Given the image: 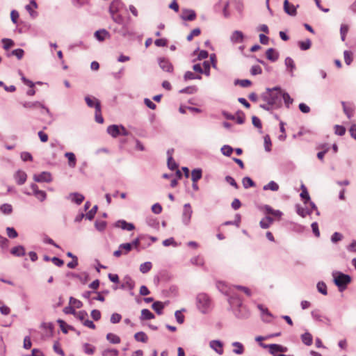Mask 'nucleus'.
Instances as JSON below:
<instances>
[{
  "label": "nucleus",
  "instance_id": "nucleus-49",
  "mask_svg": "<svg viewBox=\"0 0 356 356\" xmlns=\"http://www.w3.org/2000/svg\"><path fill=\"white\" fill-rule=\"evenodd\" d=\"M334 133L339 136H343L346 133V128L341 125H335Z\"/></svg>",
  "mask_w": 356,
  "mask_h": 356
},
{
  "label": "nucleus",
  "instance_id": "nucleus-57",
  "mask_svg": "<svg viewBox=\"0 0 356 356\" xmlns=\"http://www.w3.org/2000/svg\"><path fill=\"white\" fill-rule=\"evenodd\" d=\"M283 99L284 101V103L287 107L289 106L290 104L293 103V99L291 98L289 95L288 93H283L282 95Z\"/></svg>",
  "mask_w": 356,
  "mask_h": 356
},
{
  "label": "nucleus",
  "instance_id": "nucleus-5",
  "mask_svg": "<svg viewBox=\"0 0 356 356\" xmlns=\"http://www.w3.org/2000/svg\"><path fill=\"white\" fill-rule=\"evenodd\" d=\"M33 179L37 182H50L51 176L49 172H42L39 175H35Z\"/></svg>",
  "mask_w": 356,
  "mask_h": 356
},
{
  "label": "nucleus",
  "instance_id": "nucleus-17",
  "mask_svg": "<svg viewBox=\"0 0 356 356\" xmlns=\"http://www.w3.org/2000/svg\"><path fill=\"white\" fill-rule=\"evenodd\" d=\"M95 120L98 123H103L104 118L101 114V104L99 101L96 102L95 104Z\"/></svg>",
  "mask_w": 356,
  "mask_h": 356
},
{
  "label": "nucleus",
  "instance_id": "nucleus-11",
  "mask_svg": "<svg viewBox=\"0 0 356 356\" xmlns=\"http://www.w3.org/2000/svg\"><path fill=\"white\" fill-rule=\"evenodd\" d=\"M257 307L262 314L263 321L265 322H270L273 318V315L268 309L262 305H258Z\"/></svg>",
  "mask_w": 356,
  "mask_h": 356
},
{
  "label": "nucleus",
  "instance_id": "nucleus-62",
  "mask_svg": "<svg viewBox=\"0 0 356 356\" xmlns=\"http://www.w3.org/2000/svg\"><path fill=\"white\" fill-rule=\"evenodd\" d=\"M236 289H238V290H241L242 291L243 293H245L248 296H252V292L250 291V289H248V287H245V286H234Z\"/></svg>",
  "mask_w": 356,
  "mask_h": 356
},
{
  "label": "nucleus",
  "instance_id": "nucleus-35",
  "mask_svg": "<svg viewBox=\"0 0 356 356\" xmlns=\"http://www.w3.org/2000/svg\"><path fill=\"white\" fill-rule=\"evenodd\" d=\"M24 107L28 108H42L43 105L39 102H25L23 104Z\"/></svg>",
  "mask_w": 356,
  "mask_h": 356
},
{
  "label": "nucleus",
  "instance_id": "nucleus-56",
  "mask_svg": "<svg viewBox=\"0 0 356 356\" xmlns=\"http://www.w3.org/2000/svg\"><path fill=\"white\" fill-rule=\"evenodd\" d=\"M250 73L253 76L261 74L262 73V69L259 65H254L250 70Z\"/></svg>",
  "mask_w": 356,
  "mask_h": 356
},
{
  "label": "nucleus",
  "instance_id": "nucleus-24",
  "mask_svg": "<svg viewBox=\"0 0 356 356\" xmlns=\"http://www.w3.org/2000/svg\"><path fill=\"white\" fill-rule=\"evenodd\" d=\"M11 254L15 256L20 257L23 256L25 254V250L23 246L19 245L16 246L11 250Z\"/></svg>",
  "mask_w": 356,
  "mask_h": 356
},
{
  "label": "nucleus",
  "instance_id": "nucleus-36",
  "mask_svg": "<svg viewBox=\"0 0 356 356\" xmlns=\"http://www.w3.org/2000/svg\"><path fill=\"white\" fill-rule=\"evenodd\" d=\"M312 336L309 333L306 332L302 335V341L305 345H311L312 343Z\"/></svg>",
  "mask_w": 356,
  "mask_h": 356
},
{
  "label": "nucleus",
  "instance_id": "nucleus-12",
  "mask_svg": "<svg viewBox=\"0 0 356 356\" xmlns=\"http://www.w3.org/2000/svg\"><path fill=\"white\" fill-rule=\"evenodd\" d=\"M15 181L19 185H22L26 181L27 175L25 172L22 170H18L14 175Z\"/></svg>",
  "mask_w": 356,
  "mask_h": 356
},
{
  "label": "nucleus",
  "instance_id": "nucleus-3",
  "mask_svg": "<svg viewBox=\"0 0 356 356\" xmlns=\"http://www.w3.org/2000/svg\"><path fill=\"white\" fill-rule=\"evenodd\" d=\"M351 282V277L343 273H339L334 277V283L340 289L343 290L346 288V286Z\"/></svg>",
  "mask_w": 356,
  "mask_h": 356
},
{
  "label": "nucleus",
  "instance_id": "nucleus-29",
  "mask_svg": "<svg viewBox=\"0 0 356 356\" xmlns=\"http://www.w3.org/2000/svg\"><path fill=\"white\" fill-rule=\"evenodd\" d=\"M106 339L111 343L118 344L120 343V338L118 335L113 333L107 334Z\"/></svg>",
  "mask_w": 356,
  "mask_h": 356
},
{
  "label": "nucleus",
  "instance_id": "nucleus-40",
  "mask_svg": "<svg viewBox=\"0 0 356 356\" xmlns=\"http://www.w3.org/2000/svg\"><path fill=\"white\" fill-rule=\"evenodd\" d=\"M299 47L302 50H307L311 47V40H307L305 41H300L298 42Z\"/></svg>",
  "mask_w": 356,
  "mask_h": 356
},
{
  "label": "nucleus",
  "instance_id": "nucleus-63",
  "mask_svg": "<svg viewBox=\"0 0 356 356\" xmlns=\"http://www.w3.org/2000/svg\"><path fill=\"white\" fill-rule=\"evenodd\" d=\"M91 316L95 321H98L101 318V312L99 310L94 309L91 312Z\"/></svg>",
  "mask_w": 356,
  "mask_h": 356
},
{
  "label": "nucleus",
  "instance_id": "nucleus-46",
  "mask_svg": "<svg viewBox=\"0 0 356 356\" xmlns=\"http://www.w3.org/2000/svg\"><path fill=\"white\" fill-rule=\"evenodd\" d=\"M118 351L115 349H106L102 352V356H118Z\"/></svg>",
  "mask_w": 356,
  "mask_h": 356
},
{
  "label": "nucleus",
  "instance_id": "nucleus-34",
  "mask_svg": "<svg viewBox=\"0 0 356 356\" xmlns=\"http://www.w3.org/2000/svg\"><path fill=\"white\" fill-rule=\"evenodd\" d=\"M65 156L68 159L69 165L71 167H74L76 165L75 155L72 152H67V153H65Z\"/></svg>",
  "mask_w": 356,
  "mask_h": 356
},
{
  "label": "nucleus",
  "instance_id": "nucleus-19",
  "mask_svg": "<svg viewBox=\"0 0 356 356\" xmlns=\"http://www.w3.org/2000/svg\"><path fill=\"white\" fill-rule=\"evenodd\" d=\"M266 58L273 62L276 61L278 59V53L273 48L268 49L266 52Z\"/></svg>",
  "mask_w": 356,
  "mask_h": 356
},
{
  "label": "nucleus",
  "instance_id": "nucleus-16",
  "mask_svg": "<svg viewBox=\"0 0 356 356\" xmlns=\"http://www.w3.org/2000/svg\"><path fill=\"white\" fill-rule=\"evenodd\" d=\"M269 352L271 354H275L276 353L280 352V353H284L286 351V348L283 347L278 344H270L268 346Z\"/></svg>",
  "mask_w": 356,
  "mask_h": 356
},
{
  "label": "nucleus",
  "instance_id": "nucleus-9",
  "mask_svg": "<svg viewBox=\"0 0 356 356\" xmlns=\"http://www.w3.org/2000/svg\"><path fill=\"white\" fill-rule=\"evenodd\" d=\"M159 66L160 67L165 71V72H172V70H173V66L172 65V64L169 62L168 60L164 58H159Z\"/></svg>",
  "mask_w": 356,
  "mask_h": 356
},
{
  "label": "nucleus",
  "instance_id": "nucleus-55",
  "mask_svg": "<svg viewBox=\"0 0 356 356\" xmlns=\"http://www.w3.org/2000/svg\"><path fill=\"white\" fill-rule=\"evenodd\" d=\"M222 153L225 156H230L232 153L233 152V149L232 147L229 145H224L221 148Z\"/></svg>",
  "mask_w": 356,
  "mask_h": 356
},
{
  "label": "nucleus",
  "instance_id": "nucleus-13",
  "mask_svg": "<svg viewBox=\"0 0 356 356\" xmlns=\"http://www.w3.org/2000/svg\"><path fill=\"white\" fill-rule=\"evenodd\" d=\"M196 18V13L193 10H184L181 19L185 21H193Z\"/></svg>",
  "mask_w": 356,
  "mask_h": 356
},
{
  "label": "nucleus",
  "instance_id": "nucleus-64",
  "mask_svg": "<svg viewBox=\"0 0 356 356\" xmlns=\"http://www.w3.org/2000/svg\"><path fill=\"white\" fill-rule=\"evenodd\" d=\"M349 132L350 134V136L356 140V124H352Z\"/></svg>",
  "mask_w": 356,
  "mask_h": 356
},
{
  "label": "nucleus",
  "instance_id": "nucleus-18",
  "mask_svg": "<svg viewBox=\"0 0 356 356\" xmlns=\"http://www.w3.org/2000/svg\"><path fill=\"white\" fill-rule=\"evenodd\" d=\"M95 36L99 41H104L105 39L110 37V34L106 30L102 29L97 31L95 33Z\"/></svg>",
  "mask_w": 356,
  "mask_h": 356
},
{
  "label": "nucleus",
  "instance_id": "nucleus-6",
  "mask_svg": "<svg viewBox=\"0 0 356 356\" xmlns=\"http://www.w3.org/2000/svg\"><path fill=\"white\" fill-rule=\"evenodd\" d=\"M265 212L267 216H271L275 220H280L282 217V212L279 210H274L270 206H265Z\"/></svg>",
  "mask_w": 356,
  "mask_h": 356
},
{
  "label": "nucleus",
  "instance_id": "nucleus-43",
  "mask_svg": "<svg viewBox=\"0 0 356 356\" xmlns=\"http://www.w3.org/2000/svg\"><path fill=\"white\" fill-rule=\"evenodd\" d=\"M120 249H122L124 254H127L132 249V244L131 243H122L120 245Z\"/></svg>",
  "mask_w": 356,
  "mask_h": 356
},
{
  "label": "nucleus",
  "instance_id": "nucleus-10",
  "mask_svg": "<svg viewBox=\"0 0 356 356\" xmlns=\"http://www.w3.org/2000/svg\"><path fill=\"white\" fill-rule=\"evenodd\" d=\"M210 347L214 350L218 354L222 355L223 354V344L221 341L218 340H213L210 341L209 343Z\"/></svg>",
  "mask_w": 356,
  "mask_h": 356
},
{
  "label": "nucleus",
  "instance_id": "nucleus-42",
  "mask_svg": "<svg viewBox=\"0 0 356 356\" xmlns=\"http://www.w3.org/2000/svg\"><path fill=\"white\" fill-rule=\"evenodd\" d=\"M0 211L4 214H10L13 211V208L10 204H4L0 207Z\"/></svg>",
  "mask_w": 356,
  "mask_h": 356
},
{
  "label": "nucleus",
  "instance_id": "nucleus-32",
  "mask_svg": "<svg viewBox=\"0 0 356 356\" xmlns=\"http://www.w3.org/2000/svg\"><path fill=\"white\" fill-rule=\"evenodd\" d=\"M73 202L77 204H81L84 200V196L80 193H74L70 195Z\"/></svg>",
  "mask_w": 356,
  "mask_h": 356
},
{
  "label": "nucleus",
  "instance_id": "nucleus-52",
  "mask_svg": "<svg viewBox=\"0 0 356 356\" xmlns=\"http://www.w3.org/2000/svg\"><path fill=\"white\" fill-rule=\"evenodd\" d=\"M348 26L346 25V24H342L341 26V29H340V33H341V40L343 41L345 40V38H346V35L348 31Z\"/></svg>",
  "mask_w": 356,
  "mask_h": 356
},
{
  "label": "nucleus",
  "instance_id": "nucleus-7",
  "mask_svg": "<svg viewBox=\"0 0 356 356\" xmlns=\"http://www.w3.org/2000/svg\"><path fill=\"white\" fill-rule=\"evenodd\" d=\"M31 189L33 195L40 201H44L47 197V194L44 191L39 190L38 186L33 184L31 185Z\"/></svg>",
  "mask_w": 356,
  "mask_h": 356
},
{
  "label": "nucleus",
  "instance_id": "nucleus-38",
  "mask_svg": "<svg viewBox=\"0 0 356 356\" xmlns=\"http://www.w3.org/2000/svg\"><path fill=\"white\" fill-rule=\"evenodd\" d=\"M343 109L345 114L350 119L353 115V109L351 106H347L345 102H342Z\"/></svg>",
  "mask_w": 356,
  "mask_h": 356
},
{
  "label": "nucleus",
  "instance_id": "nucleus-25",
  "mask_svg": "<svg viewBox=\"0 0 356 356\" xmlns=\"http://www.w3.org/2000/svg\"><path fill=\"white\" fill-rule=\"evenodd\" d=\"M152 309L159 314L161 315L163 313L164 305L160 301L154 302L152 305Z\"/></svg>",
  "mask_w": 356,
  "mask_h": 356
},
{
  "label": "nucleus",
  "instance_id": "nucleus-2",
  "mask_svg": "<svg viewBox=\"0 0 356 356\" xmlns=\"http://www.w3.org/2000/svg\"><path fill=\"white\" fill-rule=\"evenodd\" d=\"M281 97V92L277 88L268 90L266 93L263 94L262 98L267 102L269 105L273 106L277 104V100Z\"/></svg>",
  "mask_w": 356,
  "mask_h": 356
},
{
  "label": "nucleus",
  "instance_id": "nucleus-59",
  "mask_svg": "<svg viewBox=\"0 0 356 356\" xmlns=\"http://www.w3.org/2000/svg\"><path fill=\"white\" fill-rule=\"evenodd\" d=\"M70 303L76 308H80L82 307V302L72 297H71L70 299Z\"/></svg>",
  "mask_w": 356,
  "mask_h": 356
},
{
  "label": "nucleus",
  "instance_id": "nucleus-30",
  "mask_svg": "<svg viewBox=\"0 0 356 356\" xmlns=\"http://www.w3.org/2000/svg\"><path fill=\"white\" fill-rule=\"evenodd\" d=\"M264 191L270 190L277 191L279 190V185L274 181H270L268 184L265 185L263 188Z\"/></svg>",
  "mask_w": 356,
  "mask_h": 356
},
{
  "label": "nucleus",
  "instance_id": "nucleus-50",
  "mask_svg": "<svg viewBox=\"0 0 356 356\" xmlns=\"http://www.w3.org/2000/svg\"><path fill=\"white\" fill-rule=\"evenodd\" d=\"M10 54L12 56H16L18 59H22L24 56V51L22 49H17L12 51Z\"/></svg>",
  "mask_w": 356,
  "mask_h": 356
},
{
  "label": "nucleus",
  "instance_id": "nucleus-31",
  "mask_svg": "<svg viewBox=\"0 0 356 356\" xmlns=\"http://www.w3.org/2000/svg\"><path fill=\"white\" fill-rule=\"evenodd\" d=\"M134 338L138 341H141L143 343H146L147 341L148 337L147 334L143 332H139L135 334Z\"/></svg>",
  "mask_w": 356,
  "mask_h": 356
},
{
  "label": "nucleus",
  "instance_id": "nucleus-48",
  "mask_svg": "<svg viewBox=\"0 0 356 356\" xmlns=\"http://www.w3.org/2000/svg\"><path fill=\"white\" fill-rule=\"evenodd\" d=\"M112 19L118 24H123L124 18L121 15L118 13L111 15Z\"/></svg>",
  "mask_w": 356,
  "mask_h": 356
},
{
  "label": "nucleus",
  "instance_id": "nucleus-14",
  "mask_svg": "<svg viewBox=\"0 0 356 356\" xmlns=\"http://www.w3.org/2000/svg\"><path fill=\"white\" fill-rule=\"evenodd\" d=\"M284 11L290 15L294 16L296 15V8L293 4H291L288 0H284Z\"/></svg>",
  "mask_w": 356,
  "mask_h": 356
},
{
  "label": "nucleus",
  "instance_id": "nucleus-8",
  "mask_svg": "<svg viewBox=\"0 0 356 356\" xmlns=\"http://www.w3.org/2000/svg\"><path fill=\"white\" fill-rule=\"evenodd\" d=\"M115 226L118 228H121L122 229L128 230V231H131V230L134 229V228H135V226L134 224L127 222V221H125L124 220H118L115 222Z\"/></svg>",
  "mask_w": 356,
  "mask_h": 356
},
{
  "label": "nucleus",
  "instance_id": "nucleus-39",
  "mask_svg": "<svg viewBox=\"0 0 356 356\" xmlns=\"http://www.w3.org/2000/svg\"><path fill=\"white\" fill-rule=\"evenodd\" d=\"M1 42L3 44L4 49L6 50L9 49L15 45L14 41L11 39L3 38L2 39Z\"/></svg>",
  "mask_w": 356,
  "mask_h": 356
},
{
  "label": "nucleus",
  "instance_id": "nucleus-33",
  "mask_svg": "<svg viewBox=\"0 0 356 356\" xmlns=\"http://www.w3.org/2000/svg\"><path fill=\"white\" fill-rule=\"evenodd\" d=\"M83 348L85 353L87 355H93L95 351V347L88 343H84Z\"/></svg>",
  "mask_w": 356,
  "mask_h": 356
},
{
  "label": "nucleus",
  "instance_id": "nucleus-60",
  "mask_svg": "<svg viewBox=\"0 0 356 356\" xmlns=\"http://www.w3.org/2000/svg\"><path fill=\"white\" fill-rule=\"evenodd\" d=\"M21 159L24 161H31L33 160V157H32L31 154L27 152H23L21 153Z\"/></svg>",
  "mask_w": 356,
  "mask_h": 356
},
{
  "label": "nucleus",
  "instance_id": "nucleus-58",
  "mask_svg": "<svg viewBox=\"0 0 356 356\" xmlns=\"http://www.w3.org/2000/svg\"><path fill=\"white\" fill-rule=\"evenodd\" d=\"M122 316L118 313H114L111 316V322L112 323H117L121 321Z\"/></svg>",
  "mask_w": 356,
  "mask_h": 356
},
{
  "label": "nucleus",
  "instance_id": "nucleus-22",
  "mask_svg": "<svg viewBox=\"0 0 356 356\" xmlns=\"http://www.w3.org/2000/svg\"><path fill=\"white\" fill-rule=\"evenodd\" d=\"M121 2L118 0H114L109 6V13L111 15L118 13Z\"/></svg>",
  "mask_w": 356,
  "mask_h": 356
},
{
  "label": "nucleus",
  "instance_id": "nucleus-15",
  "mask_svg": "<svg viewBox=\"0 0 356 356\" xmlns=\"http://www.w3.org/2000/svg\"><path fill=\"white\" fill-rule=\"evenodd\" d=\"M107 132L108 134H110L112 137L116 138L118 136L120 135V126L113 124L110 125L107 128Z\"/></svg>",
  "mask_w": 356,
  "mask_h": 356
},
{
  "label": "nucleus",
  "instance_id": "nucleus-44",
  "mask_svg": "<svg viewBox=\"0 0 356 356\" xmlns=\"http://www.w3.org/2000/svg\"><path fill=\"white\" fill-rule=\"evenodd\" d=\"M301 189H302V192L300 193V197L303 200H305V203H306L310 198L308 191H307V189L304 185H302Z\"/></svg>",
  "mask_w": 356,
  "mask_h": 356
},
{
  "label": "nucleus",
  "instance_id": "nucleus-27",
  "mask_svg": "<svg viewBox=\"0 0 356 356\" xmlns=\"http://www.w3.org/2000/svg\"><path fill=\"white\" fill-rule=\"evenodd\" d=\"M154 318V315L147 309H143L141 311V316L140 318L142 320H149L153 319Z\"/></svg>",
  "mask_w": 356,
  "mask_h": 356
},
{
  "label": "nucleus",
  "instance_id": "nucleus-45",
  "mask_svg": "<svg viewBox=\"0 0 356 356\" xmlns=\"http://www.w3.org/2000/svg\"><path fill=\"white\" fill-rule=\"evenodd\" d=\"M85 101L89 107L94 106L95 108L96 102L99 100L95 97H90L89 96H87L85 97Z\"/></svg>",
  "mask_w": 356,
  "mask_h": 356
},
{
  "label": "nucleus",
  "instance_id": "nucleus-61",
  "mask_svg": "<svg viewBox=\"0 0 356 356\" xmlns=\"http://www.w3.org/2000/svg\"><path fill=\"white\" fill-rule=\"evenodd\" d=\"M97 210V206H94L93 208L86 213V218L89 220H92Z\"/></svg>",
  "mask_w": 356,
  "mask_h": 356
},
{
  "label": "nucleus",
  "instance_id": "nucleus-23",
  "mask_svg": "<svg viewBox=\"0 0 356 356\" xmlns=\"http://www.w3.org/2000/svg\"><path fill=\"white\" fill-rule=\"evenodd\" d=\"M71 313L74 314L82 323L86 319L88 316V314L85 311H80L79 312H75L74 309L70 307Z\"/></svg>",
  "mask_w": 356,
  "mask_h": 356
},
{
  "label": "nucleus",
  "instance_id": "nucleus-21",
  "mask_svg": "<svg viewBox=\"0 0 356 356\" xmlns=\"http://www.w3.org/2000/svg\"><path fill=\"white\" fill-rule=\"evenodd\" d=\"M273 221L274 219L271 216H267L261 220L259 225L261 228L267 229L270 226Z\"/></svg>",
  "mask_w": 356,
  "mask_h": 356
},
{
  "label": "nucleus",
  "instance_id": "nucleus-41",
  "mask_svg": "<svg viewBox=\"0 0 356 356\" xmlns=\"http://www.w3.org/2000/svg\"><path fill=\"white\" fill-rule=\"evenodd\" d=\"M244 188H248L254 186V181L248 177H245L242 180Z\"/></svg>",
  "mask_w": 356,
  "mask_h": 356
},
{
  "label": "nucleus",
  "instance_id": "nucleus-4",
  "mask_svg": "<svg viewBox=\"0 0 356 356\" xmlns=\"http://www.w3.org/2000/svg\"><path fill=\"white\" fill-rule=\"evenodd\" d=\"M192 213L193 211L191 205L189 204H186L184 207V211L182 214V220L186 225H188L189 224L192 216Z\"/></svg>",
  "mask_w": 356,
  "mask_h": 356
},
{
  "label": "nucleus",
  "instance_id": "nucleus-51",
  "mask_svg": "<svg viewBox=\"0 0 356 356\" xmlns=\"http://www.w3.org/2000/svg\"><path fill=\"white\" fill-rule=\"evenodd\" d=\"M6 233H7V235L8 236V237H10L11 238H17L18 236L17 232L13 227H7Z\"/></svg>",
  "mask_w": 356,
  "mask_h": 356
},
{
  "label": "nucleus",
  "instance_id": "nucleus-37",
  "mask_svg": "<svg viewBox=\"0 0 356 356\" xmlns=\"http://www.w3.org/2000/svg\"><path fill=\"white\" fill-rule=\"evenodd\" d=\"M152 267V263L149 261L145 262L140 266V270L142 273H146L149 272Z\"/></svg>",
  "mask_w": 356,
  "mask_h": 356
},
{
  "label": "nucleus",
  "instance_id": "nucleus-47",
  "mask_svg": "<svg viewBox=\"0 0 356 356\" xmlns=\"http://www.w3.org/2000/svg\"><path fill=\"white\" fill-rule=\"evenodd\" d=\"M344 60L347 65H350L353 61V54L351 51H345L343 53Z\"/></svg>",
  "mask_w": 356,
  "mask_h": 356
},
{
  "label": "nucleus",
  "instance_id": "nucleus-26",
  "mask_svg": "<svg viewBox=\"0 0 356 356\" xmlns=\"http://www.w3.org/2000/svg\"><path fill=\"white\" fill-rule=\"evenodd\" d=\"M232 346L234 348L233 352L238 355H241L244 352V346L240 342L232 343Z\"/></svg>",
  "mask_w": 356,
  "mask_h": 356
},
{
  "label": "nucleus",
  "instance_id": "nucleus-1",
  "mask_svg": "<svg viewBox=\"0 0 356 356\" xmlns=\"http://www.w3.org/2000/svg\"><path fill=\"white\" fill-rule=\"evenodd\" d=\"M197 307L202 313H207L209 311L211 305V300L206 293H200L197 296Z\"/></svg>",
  "mask_w": 356,
  "mask_h": 356
},
{
  "label": "nucleus",
  "instance_id": "nucleus-20",
  "mask_svg": "<svg viewBox=\"0 0 356 356\" xmlns=\"http://www.w3.org/2000/svg\"><path fill=\"white\" fill-rule=\"evenodd\" d=\"M243 34L240 31H235L232 33L231 35V40L233 42L238 43L242 42L243 40Z\"/></svg>",
  "mask_w": 356,
  "mask_h": 356
},
{
  "label": "nucleus",
  "instance_id": "nucleus-28",
  "mask_svg": "<svg viewBox=\"0 0 356 356\" xmlns=\"http://www.w3.org/2000/svg\"><path fill=\"white\" fill-rule=\"evenodd\" d=\"M202 177V170L200 169H195L191 172V179L193 183H196Z\"/></svg>",
  "mask_w": 356,
  "mask_h": 356
},
{
  "label": "nucleus",
  "instance_id": "nucleus-53",
  "mask_svg": "<svg viewBox=\"0 0 356 356\" xmlns=\"http://www.w3.org/2000/svg\"><path fill=\"white\" fill-rule=\"evenodd\" d=\"M318 291L323 295H327V286L324 282L317 284Z\"/></svg>",
  "mask_w": 356,
  "mask_h": 356
},
{
  "label": "nucleus",
  "instance_id": "nucleus-54",
  "mask_svg": "<svg viewBox=\"0 0 356 356\" xmlns=\"http://www.w3.org/2000/svg\"><path fill=\"white\" fill-rule=\"evenodd\" d=\"M236 84H238L243 88H247L251 86L252 82L248 79L237 80Z\"/></svg>",
  "mask_w": 356,
  "mask_h": 356
}]
</instances>
